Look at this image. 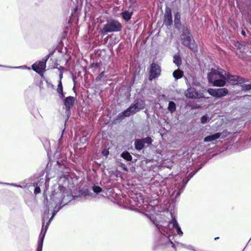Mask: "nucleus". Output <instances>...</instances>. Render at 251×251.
<instances>
[{"label":"nucleus","instance_id":"f257e3e1","mask_svg":"<svg viewBox=\"0 0 251 251\" xmlns=\"http://www.w3.org/2000/svg\"><path fill=\"white\" fill-rule=\"evenodd\" d=\"M207 77L209 82L217 87L224 86L226 84V80L230 79L228 74L220 68L212 69Z\"/></svg>","mask_w":251,"mask_h":251},{"label":"nucleus","instance_id":"f03ea898","mask_svg":"<svg viewBox=\"0 0 251 251\" xmlns=\"http://www.w3.org/2000/svg\"><path fill=\"white\" fill-rule=\"evenodd\" d=\"M122 27V25L119 21L111 20L103 25L100 32L105 34L109 32H118L121 30Z\"/></svg>","mask_w":251,"mask_h":251},{"label":"nucleus","instance_id":"7ed1b4c3","mask_svg":"<svg viewBox=\"0 0 251 251\" xmlns=\"http://www.w3.org/2000/svg\"><path fill=\"white\" fill-rule=\"evenodd\" d=\"M181 40L184 46L193 51L196 50L197 47L195 41L187 29L184 31L183 34L181 35Z\"/></svg>","mask_w":251,"mask_h":251},{"label":"nucleus","instance_id":"20e7f679","mask_svg":"<svg viewBox=\"0 0 251 251\" xmlns=\"http://www.w3.org/2000/svg\"><path fill=\"white\" fill-rule=\"evenodd\" d=\"M59 209V208H58L56 210L55 209H54L53 213H52V215L51 217L50 218L49 222L47 223L45 229L44 230L43 228L42 229V230L41 231V233H40V235L39 236L40 241L38 243V247L37 248V251H42L43 241H44V239L46 231L47 230L48 226L50 224V221L53 218L54 216L57 213V212H58Z\"/></svg>","mask_w":251,"mask_h":251},{"label":"nucleus","instance_id":"39448f33","mask_svg":"<svg viewBox=\"0 0 251 251\" xmlns=\"http://www.w3.org/2000/svg\"><path fill=\"white\" fill-rule=\"evenodd\" d=\"M208 93L213 97L216 98H220L226 95L228 93V90L226 88L212 89L209 88L207 90Z\"/></svg>","mask_w":251,"mask_h":251},{"label":"nucleus","instance_id":"423d86ee","mask_svg":"<svg viewBox=\"0 0 251 251\" xmlns=\"http://www.w3.org/2000/svg\"><path fill=\"white\" fill-rule=\"evenodd\" d=\"M49 55L47 56V58L45 61L36 62L34 63L32 65V69L37 73L40 75H42L46 69V62L49 58Z\"/></svg>","mask_w":251,"mask_h":251},{"label":"nucleus","instance_id":"0eeeda50","mask_svg":"<svg viewBox=\"0 0 251 251\" xmlns=\"http://www.w3.org/2000/svg\"><path fill=\"white\" fill-rule=\"evenodd\" d=\"M160 68L157 64L153 63L151 65L150 80L155 78L159 76L160 75Z\"/></svg>","mask_w":251,"mask_h":251},{"label":"nucleus","instance_id":"6e6552de","mask_svg":"<svg viewBox=\"0 0 251 251\" xmlns=\"http://www.w3.org/2000/svg\"><path fill=\"white\" fill-rule=\"evenodd\" d=\"M138 111V110L136 108L135 105L134 104H132L128 108H127L126 110H125L124 111L120 113L118 117L119 118L121 117H129L130 115L135 114L136 112Z\"/></svg>","mask_w":251,"mask_h":251},{"label":"nucleus","instance_id":"1a4fd4ad","mask_svg":"<svg viewBox=\"0 0 251 251\" xmlns=\"http://www.w3.org/2000/svg\"><path fill=\"white\" fill-rule=\"evenodd\" d=\"M185 96L187 98L191 99H198L201 97L196 89L194 88H189L185 92Z\"/></svg>","mask_w":251,"mask_h":251},{"label":"nucleus","instance_id":"9d476101","mask_svg":"<svg viewBox=\"0 0 251 251\" xmlns=\"http://www.w3.org/2000/svg\"><path fill=\"white\" fill-rule=\"evenodd\" d=\"M168 226L169 227L172 226V227L176 228L177 233L179 235H182L183 232L178 223L177 222L175 218H173L172 221L169 223Z\"/></svg>","mask_w":251,"mask_h":251},{"label":"nucleus","instance_id":"9b49d317","mask_svg":"<svg viewBox=\"0 0 251 251\" xmlns=\"http://www.w3.org/2000/svg\"><path fill=\"white\" fill-rule=\"evenodd\" d=\"M172 13L170 10H167L166 11L165 15H164V24L167 25H171L172 24Z\"/></svg>","mask_w":251,"mask_h":251},{"label":"nucleus","instance_id":"f8f14e48","mask_svg":"<svg viewBox=\"0 0 251 251\" xmlns=\"http://www.w3.org/2000/svg\"><path fill=\"white\" fill-rule=\"evenodd\" d=\"M75 100V99L74 97L70 96L67 97L64 101V105L66 108H67L68 110L70 109V108L74 105Z\"/></svg>","mask_w":251,"mask_h":251},{"label":"nucleus","instance_id":"ddd939ff","mask_svg":"<svg viewBox=\"0 0 251 251\" xmlns=\"http://www.w3.org/2000/svg\"><path fill=\"white\" fill-rule=\"evenodd\" d=\"M221 135V133H216L213 135H209L205 137L204 139V142H210L220 138Z\"/></svg>","mask_w":251,"mask_h":251},{"label":"nucleus","instance_id":"4468645a","mask_svg":"<svg viewBox=\"0 0 251 251\" xmlns=\"http://www.w3.org/2000/svg\"><path fill=\"white\" fill-rule=\"evenodd\" d=\"M134 105H135V106L136 107V108L137 109V110L139 111L140 110H141V109H143L144 108L145 103L143 100H138L137 101L135 104H134Z\"/></svg>","mask_w":251,"mask_h":251},{"label":"nucleus","instance_id":"2eb2a0df","mask_svg":"<svg viewBox=\"0 0 251 251\" xmlns=\"http://www.w3.org/2000/svg\"><path fill=\"white\" fill-rule=\"evenodd\" d=\"M144 142L142 139L136 140L135 142V148L138 150H141L144 147Z\"/></svg>","mask_w":251,"mask_h":251},{"label":"nucleus","instance_id":"dca6fc26","mask_svg":"<svg viewBox=\"0 0 251 251\" xmlns=\"http://www.w3.org/2000/svg\"><path fill=\"white\" fill-rule=\"evenodd\" d=\"M183 73L182 71L177 69L173 72V76L176 79H178L181 78L183 76Z\"/></svg>","mask_w":251,"mask_h":251},{"label":"nucleus","instance_id":"f3484780","mask_svg":"<svg viewBox=\"0 0 251 251\" xmlns=\"http://www.w3.org/2000/svg\"><path fill=\"white\" fill-rule=\"evenodd\" d=\"M132 14V12H129L128 11H126L121 13L123 19L126 21H128L130 19Z\"/></svg>","mask_w":251,"mask_h":251},{"label":"nucleus","instance_id":"a211bd4d","mask_svg":"<svg viewBox=\"0 0 251 251\" xmlns=\"http://www.w3.org/2000/svg\"><path fill=\"white\" fill-rule=\"evenodd\" d=\"M57 92L59 94L60 97L61 98H63L64 97V95L63 94V86L62 84V82L61 80L59 81V83L57 86Z\"/></svg>","mask_w":251,"mask_h":251},{"label":"nucleus","instance_id":"6ab92c4d","mask_svg":"<svg viewBox=\"0 0 251 251\" xmlns=\"http://www.w3.org/2000/svg\"><path fill=\"white\" fill-rule=\"evenodd\" d=\"M174 63L177 66H179L181 63V58L179 55L176 54L174 56Z\"/></svg>","mask_w":251,"mask_h":251},{"label":"nucleus","instance_id":"aec40b11","mask_svg":"<svg viewBox=\"0 0 251 251\" xmlns=\"http://www.w3.org/2000/svg\"><path fill=\"white\" fill-rule=\"evenodd\" d=\"M168 109L171 113L175 112L176 110V105L175 102L173 101H170Z\"/></svg>","mask_w":251,"mask_h":251},{"label":"nucleus","instance_id":"412c9836","mask_svg":"<svg viewBox=\"0 0 251 251\" xmlns=\"http://www.w3.org/2000/svg\"><path fill=\"white\" fill-rule=\"evenodd\" d=\"M121 156L122 157L127 161H131L132 159L131 155L127 151L123 152L122 153Z\"/></svg>","mask_w":251,"mask_h":251},{"label":"nucleus","instance_id":"4be33fe9","mask_svg":"<svg viewBox=\"0 0 251 251\" xmlns=\"http://www.w3.org/2000/svg\"><path fill=\"white\" fill-rule=\"evenodd\" d=\"M175 24L176 26L179 25L180 24V14L177 13L175 16L174 19Z\"/></svg>","mask_w":251,"mask_h":251},{"label":"nucleus","instance_id":"5701e85b","mask_svg":"<svg viewBox=\"0 0 251 251\" xmlns=\"http://www.w3.org/2000/svg\"><path fill=\"white\" fill-rule=\"evenodd\" d=\"M133 201L135 203V205L138 207H140L142 205V204L143 202V199L141 196H140L139 199H138L137 201L135 200H133Z\"/></svg>","mask_w":251,"mask_h":251},{"label":"nucleus","instance_id":"b1692460","mask_svg":"<svg viewBox=\"0 0 251 251\" xmlns=\"http://www.w3.org/2000/svg\"><path fill=\"white\" fill-rule=\"evenodd\" d=\"M142 140L144 142V144H147L148 145H150L151 144L152 142V139L150 137H148L147 138L143 139Z\"/></svg>","mask_w":251,"mask_h":251},{"label":"nucleus","instance_id":"393cba45","mask_svg":"<svg viewBox=\"0 0 251 251\" xmlns=\"http://www.w3.org/2000/svg\"><path fill=\"white\" fill-rule=\"evenodd\" d=\"M92 189L93 191L96 193H99L102 191V189L98 186H94L93 187Z\"/></svg>","mask_w":251,"mask_h":251},{"label":"nucleus","instance_id":"a878e982","mask_svg":"<svg viewBox=\"0 0 251 251\" xmlns=\"http://www.w3.org/2000/svg\"><path fill=\"white\" fill-rule=\"evenodd\" d=\"M208 120V117L207 115H204L201 118V122L202 124L206 123Z\"/></svg>","mask_w":251,"mask_h":251},{"label":"nucleus","instance_id":"bb28decb","mask_svg":"<svg viewBox=\"0 0 251 251\" xmlns=\"http://www.w3.org/2000/svg\"><path fill=\"white\" fill-rule=\"evenodd\" d=\"M34 187H35V189H34V194L35 195L39 194L41 192V190H40V187L37 186V184H36V185H34Z\"/></svg>","mask_w":251,"mask_h":251},{"label":"nucleus","instance_id":"cd10ccee","mask_svg":"<svg viewBox=\"0 0 251 251\" xmlns=\"http://www.w3.org/2000/svg\"><path fill=\"white\" fill-rule=\"evenodd\" d=\"M243 90L247 91L251 90V84L244 85L243 86Z\"/></svg>","mask_w":251,"mask_h":251},{"label":"nucleus","instance_id":"c85d7f7f","mask_svg":"<svg viewBox=\"0 0 251 251\" xmlns=\"http://www.w3.org/2000/svg\"><path fill=\"white\" fill-rule=\"evenodd\" d=\"M102 153L104 156H107L109 154V151L107 149H104L102 151Z\"/></svg>","mask_w":251,"mask_h":251},{"label":"nucleus","instance_id":"c756f323","mask_svg":"<svg viewBox=\"0 0 251 251\" xmlns=\"http://www.w3.org/2000/svg\"><path fill=\"white\" fill-rule=\"evenodd\" d=\"M58 69L60 70V74H59V78H60V80H61V79L63 77V72L62 71L60 70V68H58Z\"/></svg>","mask_w":251,"mask_h":251},{"label":"nucleus","instance_id":"7c9ffc66","mask_svg":"<svg viewBox=\"0 0 251 251\" xmlns=\"http://www.w3.org/2000/svg\"><path fill=\"white\" fill-rule=\"evenodd\" d=\"M15 68H23V69H27L28 70L30 69V68L27 67L26 66H20V67H15Z\"/></svg>","mask_w":251,"mask_h":251},{"label":"nucleus","instance_id":"2f4dec72","mask_svg":"<svg viewBox=\"0 0 251 251\" xmlns=\"http://www.w3.org/2000/svg\"><path fill=\"white\" fill-rule=\"evenodd\" d=\"M49 211H50L49 206H47L45 212L46 214H48L49 213Z\"/></svg>","mask_w":251,"mask_h":251},{"label":"nucleus","instance_id":"473e14b6","mask_svg":"<svg viewBox=\"0 0 251 251\" xmlns=\"http://www.w3.org/2000/svg\"><path fill=\"white\" fill-rule=\"evenodd\" d=\"M186 248L188 250H192L193 251H195L194 249H192V247L191 246H188L186 247Z\"/></svg>","mask_w":251,"mask_h":251},{"label":"nucleus","instance_id":"72a5a7b5","mask_svg":"<svg viewBox=\"0 0 251 251\" xmlns=\"http://www.w3.org/2000/svg\"><path fill=\"white\" fill-rule=\"evenodd\" d=\"M9 184L11 185L15 186H16V187H21V186L15 185V184Z\"/></svg>","mask_w":251,"mask_h":251},{"label":"nucleus","instance_id":"f704fd0d","mask_svg":"<svg viewBox=\"0 0 251 251\" xmlns=\"http://www.w3.org/2000/svg\"><path fill=\"white\" fill-rule=\"evenodd\" d=\"M242 35H245V32L244 31H242Z\"/></svg>","mask_w":251,"mask_h":251},{"label":"nucleus","instance_id":"c9c22d12","mask_svg":"<svg viewBox=\"0 0 251 251\" xmlns=\"http://www.w3.org/2000/svg\"><path fill=\"white\" fill-rule=\"evenodd\" d=\"M180 192H178V193H177L176 194V197L177 196H179V195H180Z\"/></svg>","mask_w":251,"mask_h":251},{"label":"nucleus","instance_id":"e433bc0d","mask_svg":"<svg viewBox=\"0 0 251 251\" xmlns=\"http://www.w3.org/2000/svg\"><path fill=\"white\" fill-rule=\"evenodd\" d=\"M43 226H44V220H43Z\"/></svg>","mask_w":251,"mask_h":251},{"label":"nucleus","instance_id":"4c0bfd02","mask_svg":"<svg viewBox=\"0 0 251 251\" xmlns=\"http://www.w3.org/2000/svg\"><path fill=\"white\" fill-rule=\"evenodd\" d=\"M103 73H104V72H102V73H101V75H103Z\"/></svg>","mask_w":251,"mask_h":251}]
</instances>
